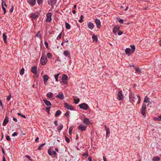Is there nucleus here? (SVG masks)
Masks as SVG:
<instances>
[{
	"label": "nucleus",
	"instance_id": "f257e3e1",
	"mask_svg": "<svg viewBox=\"0 0 161 161\" xmlns=\"http://www.w3.org/2000/svg\"><path fill=\"white\" fill-rule=\"evenodd\" d=\"M47 62V59L45 55H42L40 59V63L42 65H45Z\"/></svg>",
	"mask_w": 161,
	"mask_h": 161
},
{
	"label": "nucleus",
	"instance_id": "f03ea898",
	"mask_svg": "<svg viewBox=\"0 0 161 161\" xmlns=\"http://www.w3.org/2000/svg\"><path fill=\"white\" fill-rule=\"evenodd\" d=\"M147 111L146 105L143 103L141 109L140 111L141 114L144 117L146 116V112Z\"/></svg>",
	"mask_w": 161,
	"mask_h": 161
},
{
	"label": "nucleus",
	"instance_id": "7ed1b4c3",
	"mask_svg": "<svg viewBox=\"0 0 161 161\" xmlns=\"http://www.w3.org/2000/svg\"><path fill=\"white\" fill-rule=\"evenodd\" d=\"M48 153L49 155L50 156L53 155L54 157L56 158H57L58 157L57 154V153L56 151H51V148L48 149Z\"/></svg>",
	"mask_w": 161,
	"mask_h": 161
},
{
	"label": "nucleus",
	"instance_id": "20e7f679",
	"mask_svg": "<svg viewBox=\"0 0 161 161\" xmlns=\"http://www.w3.org/2000/svg\"><path fill=\"white\" fill-rule=\"evenodd\" d=\"M68 77L66 75L64 74L62 77L61 80L62 82L64 85H67L68 83Z\"/></svg>",
	"mask_w": 161,
	"mask_h": 161
},
{
	"label": "nucleus",
	"instance_id": "39448f33",
	"mask_svg": "<svg viewBox=\"0 0 161 161\" xmlns=\"http://www.w3.org/2000/svg\"><path fill=\"white\" fill-rule=\"evenodd\" d=\"M79 107L80 108L85 110H87L89 108L88 105L85 103H83L80 104L79 105Z\"/></svg>",
	"mask_w": 161,
	"mask_h": 161
},
{
	"label": "nucleus",
	"instance_id": "423d86ee",
	"mask_svg": "<svg viewBox=\"0 0 161 161\" xmlns=\"http://www.w3.org/2000/svg\"><path fill=\"white\" fill-rule=\"evenodd\" d=\"M124 96L122 94V90L119 91L117 95V98L119 100H122L123 99Z\"/></svg>",
	"mask_w": 161,
	"mask_h": 161
},
{
	"label": "nucleus",
	"instance_id": "0eeeda50",
	"mask_svg": "<svg viewBox=\"0 0 161 161\" xmlns=\"http://www.w3.org/2000/svg\"><path fill=\"white\" fill-rule=\"evenodd\" d=\"M64 107L66 108L67 109L70 110H73L74 109V107L71 105H70L68 103L66 102L64 103Z\"/></svg>",
	"mask_w": 161,
	"mask_h": 161
},
{
	"label": "nucleus",
	"instance_id": "6e6552de",
	"mask_svg": "<svg viewBox=\"0 0 161 161\" xmlns=\"http://www.w3.org/2000/svg\"><path fill=\"white\" fill-rule=\"evenodd\" d=\"M129 98L131 100L132 102H135L136 100L137 99L135 95L132 92L130 93L129 95Z\"/></svg>",
	"mask_w": 161,
	"mask_h": 161
},
{
	"label": "nucleus",
	"instance_id": "1a4fd4ad",
	"mask_svg": "<svg viewBox=\"0 0 161 161\" xmlns=\"http://www.w3.org/2000/svg\"><path fill=\"white\" fill-rule=\"evenodd\" d=\"M39 17V14L37 13H31L30 14V17L32 19H35Z\"/></svg>",
	"mask_w": 161,
	"mask_h": 161
},
{
	"label": "nucleus",
	"instance_id": "9d476101",
	"mask_svg": "<svg viewBox=\"0 0 161 161\" xmlns=\"http://www.w3.org/2000/svg\"><path fill=\"white\" fill-rule=\"evenodd\" d=\"M46 21L48 22H50L51 21L52 14L50 13L47 14Z\"/></svg>",
	"mask_w": 161,
	"mask_h": 161
},
{
	"label": "nucleus",
	"instance_id": "9b49d317",
	"mask_svg": "<svg viewBox=\"0 0 161 161\" xmlns=\"http://www.w3.org/2000/svg\"><path fill=\"white\" fill-rule=\"evenodd\" d=\"M57 3V0H49L48 3L49 5H51V6L53 7Z\"/></svg>",
	"mask_w": 161,
	"mask_h": 161
},
{
	"label": "nucleus",
	"instance_id": "f8f14e48",
	"mask_svg": "<svg viewBox=\"0 0 161 161\" xmlns=\"http://www.w3.org/2000/svg\"><path fill=\"white\" fill-rule=\"evenodd\" d=\"M120 29V27L118 25H115L113 29V32L114 34H116L117 31H118Z\"/></svg>",
	"mask_w": 161,
	"mask_h": 161
},
{
	"label": "nucleus",
	"instance_id": "ddd939ff",
	"mask_svg": "<svg viewBox=\"0 0 161 161\" xmlns=\"http://www.w3.org/2000/svg\"><path fill=\"white\" fill-rule=\"evenodd\" d=\"M95 23L96 24L98 28H100L101 27V22L100 20L97 19H95Z\"/></svg>",
	"mask_w": 161,
	"mask_h": 161
},
{
	"label": "nucleus",
	"instance_id": "4468645a",
	"mask_svg": "<svg viewBox=\"0 0 161 161\" xmlns=\"http://www.w3.org/2000/svg\"><path fill=\"white\" fill-rule=\"evenodd\" d=\"M31 71L34 74H36L37 73V67L36 66H34L31 68Z\"/></svg>",
	"mask_w": 161,
	"mask_h": 161
},
{
	"label": "nucleus",
	"instance_id": "2eb2a0df",
	"mask_svg": "<svg viewBox=\"0 0 161 161\" xmlns=\"http://www.w3.org/2000/svg\"><path fill=\"white\" fill-rule=\"evenodd\" d=\"M83 123L87 125H88L91 124V122L89 121V119L86 118H84L83 120Z\"/></svg>",
	"mask_w": 161,
	"mask_h": 161
},
{
	"label": "nucleus",
	"instance_id": "dca6fc26",
	"mask_svg": "<svg viewBox=\"0 0 161 161\" xmlns=\"http://www.w3.org/2000/svg\"><path fill=\"white\" fill-rule=\"evenodd\" d=\"M78 128L81 131H84L86 130V127L85 126L83 125L82 124H81L79 126Z\"/></svg>",
	"mask_w": 161,
	"mask_h": 161
},
{
	"label": "nucleus",
	"instance_id": "f3484780",
	"mask_svg": "<svg viewBox=\"0 0 161 161\" xmlns=\"http://www.w3.org/2000/svg\"><path fill=\"white\" fill-rule=\"evenodd\" d=\"M87 25H88V27L91 30H92L93 28H94V24L92 23L91 22H89L88 24H87Z\"/></svg>",
	"mask_w": 161,
	"mask_h": 161
},
{
	"label": "nucleus",
	"instance_id": "a211bd4d",
	"mask_svg": "<svg viewBox=\"0 0 161 161\" xmlns=\"http://www.w3.org/2000/svg\"><path fill=\"white\" fill-rule=\"evenodd\" d=\"M56 97H58L61 100H63L64 98L63 94L62 92H60L58 95L56 96Z\"/></svg>",
	"mask_w": 161,
	"mask_h": 161
},
{
	"label": "nucleus",
	"instance_id": "6ab92c4d",
	"mask_svg": "<svg viewBox=\"0 0 161 161\" xmlns=\"http://www.w3.org/2000/svg\"><path fill=\"white\" fill-rule=\"evenodd\" d=\"M27 2L30 4L35 5L36 3V0H27Z\"/></svg>",
	"mask_w": 161,
	"mask_h": 161
},
{
	"label": "nucleus",
	"instance_id": "aec40b11",
	"mask_svg": "<svg viewBox=\"0 0 161 161\" xmlns=\"http://www.w3.org/2000/svg\"><path fill=\"white\" fill-rule=\"evenodd\" d=\"M44 83L46 84V82L48 80L49 77L47 75H45L43 77Z\"/></svg>",
	"mask_w": 161,
	"mask_h": 161
},
{
	"label": "nucleus",
	"instance_id": "412c9836",
	"mask_svg": "<svg viewBox=\"0 0 161 161\" xmlns=\"http://www.w3.org/2000/svg\"><path fill=\"white\" fill-rule=\"evenodd\" d=\"M8 121H9V120H8V117L7 116L5 118L4 120V121H3V126H5L6 125V124L8 123Z\"/></svg>",
	"mask_w": 161,
	"mask_h": 161
},
{
	"label": "nucleus",
	"instance_id": "4be33fe9",
	"mask_svg": "<svg viewBox=\"0 0 161 161\" xmlns=\"http://www.w3.org/2000/svg\"><path fill=\"white\" fill-rule=\"evenodd\" d=\"M43 101L47 106H48L52 105L51 103L49 101H48L46 99H43Z\"/></svg>",
	"mask_w": 161,
	"mask_h": 161
},
{
	"label": "nucleus",
	"instance_id": "5701e85b",
	"mask_svg": "<svg viewBox=\"0 0 161 161\" xmlns=\"http://www.w3.org/2000/svg\"><path fill=\"white\" fill-rule=\"evenodd\" d=\"M64 54L65 56L68 57L69 58H70V54L68 51H64Z\"/></svg>",
	"mask_w": 161,
	"mask_h": 161
},
{
	"label": "nucleus",
	"instance_id": "b1692460",
	"mask_svg": "<svg viewBox=\"0 0 161 161\" xmlns=\"http://www.w3.org/2000/svg\"><path fill=\"white\" fill-rule=\"evenodd\" d=\"M4 2V0H2V1L1 5H2V8L3 9V11H4L3 14H5L6 13V8L4 7V5H3Z\"/></svg>",
	"mask_w": 161,
	"mask_h": 161
},
{
	"label": "nucleus",
	"instance_id": "393cba45",
	"mask_svg": "<svg viewBox=\"0 0 161 161\" xmlns=\"http://www.w3.org/2000/svg\"><path fill=\"white\" fill-rule=\"evenodd\" d=\"M160 160V158L158 156L154 157L152 159L153 161H159Z\"/></svg>",
	"mask_w": 161,
	"mask_h": 161
},
{
	"label": "nucleus",
	"instance_id": "a878e982",
	"mask_svg": "<svg viewBox=\"0 0 161 161\" xmlns=\"http://www.w3.org/2000/svg\"><path fill=\"white\" fill-rule=\"evenodd\" d=\"M105 129L106 131V137L108 136L110 133L109 129L108 128H107L106 125H105Z\"/></svg>",
	"mask_w": 161,
	"mask_h": 161
},
{
	"label": "nucleus",
	"instance_id": "bb28decb",
	"mask_svg": "<svg viewBox=\"0 0 161 161\" xmlns=\"http://www.w3.org/2000/svg\"><path fill=\"white\" fill-rule=\"evenodd\" d=\"M61 114V111L58 110L56 111L55 114V117H58L59 115H60Z\"/></svg>",
	"mask_w": 161,
	"mask_h": 161
},
{
	"label": "nucleus",
	"instance_id": "cd10ccee",
	"mask_svg": "<svg viewBox=\"0 0 161 161\" xmlns=\"http://www.w3.org/2000/svg\"><path fill=\"white\" fill-rule=\"evenodd\" d=\"M63 126L62 125H59L57 128V130L59 132L61 130L63 129Z\"/></svg>",
	"mask_w": 161,
	"mask_h": 161
},
{
	"label": "nucleus",
	"instance_id": "c85d7f7f",
	"mask_svg": "<svg viewBox=\"0 0 161 161\" xmlns=\"http://www.w3.org/2000/svg\"><path fill=\"white\" fill-rule=\"evenodd\" d=\"M3 40L4 41L5 43L6 44L7 43V36H6L5 34L3 33Z\"/></svg>",
	"mask_w": 161,
	"mask_h": 161
},
{
	"label": "nucleus",
	"instance_id": "c756f323",
	"mask_svg": "<svg viewBox=\"0 0 161 161\" xmlns=\"http://www.w3.org/2000/svg\"><path fill=\"white\" fill-rule=\"evenodd\" d=\"M65 27L66 29H70L71 28L70 25L67 22H65Z\"/></svg>",
	"mask_w": 161,
	"mask_h": 161
},
{
	"label": "nucleus",
	"instance_id": "7c9ffc66",
	"mask_svg": "<svg viewBox=\"0 0 161 161\" xmlns=\"http://www.w3.org/2000/svg\"><path fill=\"white\" fill-rule=\"evenodd\" d=\"M131 49L130 48H126L125 50V52L126 54H130Z\"/></svg>",
	"mask_w": 161,
	"mask_h": 161
},
{
	"label": "nucleus",
	"instance_id": "2f4dec72",
	"mask_svg": "<svg viewBox=\"0 0 161 161\" xmlns=\"http://www.w3.org/2000/svg\"><path fill=\"white\" fill-rule=\"evenodd\" d=\"M60 75V73H59L55 74L54 75L55 78L56 82L58 81V76L59 75Z\"/></svg>",
	"mask_w": 161,
	"mask_h": 161
},
{
	"label": "nucleus",
	"instance_id": "473e14b6",
	"mask_svg": "<svg viewBox=\"0 0 161 161\" xmlns=\"http://www.w3.org/2000/svg\"><path fill=\"white\" fill-rule=\"evenodd\" d=\"M149 97H147V96H146L144 99V103H150V101H149Z\"/></svg>",
	"mask_w": 161,
	"mask_h": 161
},
{
	"label": "nucleus",
	"instance_id": "72a5a7b5",
	"mask_svg": "<svg viewBox=\"0 0 161 161\" xmlns=\"http://www.w3.org/2000/svg\"><path fill=\"white\" fill-rule=\"evenodd\" d=\"M46 144L45 143H42L41 144V145H40L37 148V150H41L42 149V148L43 147V146L44 145Z\"/></svg>",
	"mask_w": 161,
	"mask_h": 161
},
{
	"label": "nucleus",
	"instance_id": "f704fd0d",
	"mask_svg": "<svg viewBox=\"0 0 161 161\" xmlns=\"http://www.w3.org/2000/svg\"><path fill=\"white\" fill-rule=\"evenodd\" d=\"M40 31H39L36 34V35H35V37H38L39 38H41V34H40Z\"/></svg>",
	"mask_w": 161,
	"mask_h": 161
},
{
	"label": "nucleus",
	"instance_id": "c9c22d12",
	"mask_svg": "<svg viewBox=\"0 0 161 161\" xmlns=\"http://www.w3.org/2000/svg\"><path fill=\"white\" fill-rule=\"evenodd\" d=\"M135 69L136 70L135 73H138V74H140L141 72V70L138 68H137L136 67L135 68Z\"/></svg>",
	"mask_w": 161,
	"mask_h": 161
},
{
	"label": "nucleus",
	"instance_id": "e433bc0d",
	"mask_svg": "<svg viewBox=\"0 0 161 161\" xmlns=\"http://www.w3.org/2000/svg\"><path fill=\"white\" fill-rule=\"evenodd\" d=\"M53 94L51 92H49L47 94V96L49 98H52L53 96Z\"/></svg>",
	"mask_w": 161,
	"mask_h": 161
},
{
	"label": "nucleus",
	"instance_id": "4c0bfd02",
	"mask_svg": "<svg viewBox=\"0 0 161 161\" xmlns=\"http://www.w3.org/2000/svg\"><path fill=\"white\" fill-rule=\"evenodd\" d=\"M73 129V127H70L69 128V134L70 135H71L72 134V132Z\"/></svg>",
	"mask_w": 161,
	"mask_h": 161
},
{
	"label": "nucleus",
	"instance_id": "58836bf2",
	"mask_svg": "<svg viewBox=\"0 0 161 161\" xmlns=\"http://www.w3.org/2000/svg\"><path fill=\"white\" fill-rule=\"evenodd\" d=\"M24 72H25L24 68H22L20 71L19 73L21 75H22L24 74Z\"/></svg>",
	"mask_w": 161,
	"mask_h": 161
},
{
	"label": "nucleus",
	"instance_id": "ea45409f",
	"mask_svg": "<svg viewBox=\"0 0 161 161\" xmlns=\"http://www.w3.org/2000/svg\"><path fill=\"white\" fill-rule=\"evenodd\" d=\"M130 47L132 49V52L133 53L134 52L135 50V47L134 45H131Z\"/></svg>",
	"mask_w": 161,
	"mask_h": 161
},
{
	"label": "nucleus",
	"instance_id": "a19ab883",
	"mask_svg": "<svg viewBox=\"0 0 161 161\" xmlns=\"http://www.w3.org/2000/svg\"><path fill=\"white\" fill-rule=\"evenodd\" d=\"M84 17L83 15H81L80 17V19L79 20V21L80 23H82L83 21V19L84 18Z\"/></svg>",
	"mask_w": 161,
	"mask_h": 161
},
{
	"label": "nucleus",
	"instance_id": "79ce46f5",
	"mask_svg": "<svg viewBox=\"0 0 161 161\" xmlns=\"http://www.w3.org/2000/svg\"><path fill=\"white\" fill-rule=\"evenodd\" d=\"M70 114V112L69 111H67L66 113L65 114V116L68 118L69 117V115Z\"/></svg>",
	"mask_w": 161,
	"mask_h": 161
},
{
	"label": "nucleus",
	"instance_id": "37998d69",
	"mask_svg": "<svg viewBox=\"0 0 161 161\" xmlns=\"http://www.w3.org/2000/svg\"><path fill=\"white\" fill-rule=\"evenodd\" d=\"M92 38L94 40L97 41V36L93 35L92 36Z\"/></svg>",
	"mask_w": 161,
	"mask_h": 161
},
{
	"label": "nucleus",
	"instance_id": "c03bdc74",
	"mask_svg": "<svg viewBox=\"0 0 161 161\" xmlns=\"http://www.w3.org/2000/svg\"><path fill=\"white\" fill-rule=\"evenodd\" d=\"M47 58L49 59H51L52 58V54L50 53H47Z\"/></svg>",
	"mask_w": 161,
	"mask_h": 161
},
{
	"label": "nucleus",
	"instance_id": "a18cd8bd",
	"mask_svg": "<svg viewBox=\"0 0 161 161\" xmlns=\"http://www.w3.org/2000/svg\"><path fill=\"white\" fill-rule=\"evenodd\" d=\"M74 101L75 103V104H77L79 103V102L80 101V99L79 98H78L77 99H74Z\"/></svg>",
	"mask_w": 161,
	"mask_h": 161
},
{
	"label": "nucleus",
	"instance_id": "49530a36",
	"mask_svg": "<svg viewBox=\"0 0 161 161\" xmlns=\"http://www.w3.org/2000/svg\"><path fill=\"white\" fill-rule=\"evenodd\" d=\"M137 96L138 98L137 103L138 104H139L141 101V98L139 95H137Z\"/></svg>",
	"mask_w": 161,
	"mask_h": 161
},
{
	"label": "nucleus",
	"instance_id": "de8ad7c7",
	"mask_svg": "<svg viewBox=\"0 0 161 161\" xmlns=\"http://www.w3.org/2000/svg\"><path fill=\"white\" fill-rule=\"evenodd\" d=\"M65 140L68 143H69L70 142V139L66 136H65Z\"/></svg>",
	"mask_w": 161,
	"mask_h": 161
},
{
	"label": "nucleus",
	"instance_id": "09e8293b",
	"mask_svg": "<svg viewBox=\"0 0 161 161\" xmlns=\"http://www.w3.org/2000/svg\"><path fill=\"white\" fill-rule=\"evenodd\" d=\"M25 157L28 159L30 161H32V159L31 158V157L28 155H26Z\"/></svg>",
	"mask_w": 161,
	"mask_h": 161
},
{
	"label": "nucleus",
	"instance_id": "8fccbe9b",
	"mask_svg": "<svg viewBox=\"0 0 161 161\" xmlns=\"http://www.w3.org/2000/svg\"><path fill=\"white\" fill-rule=\"evenodd\" d=\"M62 32L60 33L57 37V40H60L61 38Z\"/></svg>",
	"mask_w": 161,
	"mask_h": 161
},
{
	"label": "nucleus",
	"instance_id": "3c124183",
	"mask_svg": "<svg viewBox=\"0 0 161 161\" xmlns=\"http://www.w3.org/2000/svg\"><path fill=\"white\" fill-rule=\"evenodd\" d=\"M117 20L120 24L123 23V20L122 19L119 18Z\"/></svg>",
	"mask_w": 161,
	"mask_h": 161
},
{
	"label": "nucleus",
	"instance_id": "603ef678",
	"mask_svg": "<svg viewBox=\"0 0 161 161\" xmlns=\"http://www.w3.org/2000/svg\"><path fill=\"white\" fill-rule=\"evenodd\" d=\"M44 44H45V46H46V47L48 49V43L47 42V41L45 42Z\"/></svg>",
	"mask_w": 161,
	"mask_h": 161
},
{
	"label": "nucleus",
	"instance_id": "864d4df0",
	"mask_svg": "<svg viewBox=\"0 0 161 161\" xmlns=\"http://www.w3.org/2000/svg\"><path fill=\"white\" fill-rule=\"evenodd\" d=\"M43 0H37V3L39 4H41L42 3Z\"/></svg>",
	"mask_w": 161,
	"mask_h": 161
},
{
	"label": "nucleus",
	"instance_id": "5fc2aeb1",
	"mask_svg": "<svg viewBox=\"0 0 161 161\" xmlns=\"http://www.w3.org/2000/svg\"><path fill=\"white\" fill-rule=\"evenodd\" d=\"M153 120L155 121H160L158 117V118L154 117L153 118Z\"/></svg>",
	"mask_w": 161,
	"mask_h": 161
},
{
	"label": "nucleus",
	"instance_id": "6e6d98bb",
	"mask_svg": "<svg viewBox=\"0 0 161 161\" xmlns=\"http://www.w3.org/2000/svg\"><path fill=\"white\" fill-rule=\"evenodd\" d=\"M6 138L8 141H10L11 140L10 136H6Z\"/></svg>",
	"mask_w": 161,
	"mask_h": 161
},
{
	"label": "nucleus",
	"instance_id": "4d7b16f0",
	"mask_svg": "<svg viewBox=\"0 0 161 161\" xmlns=\"http://www.w3.org/2000/svg\"><path fill=\"white\" fill-rule=\"evenodd\" d=\"M11 97V95H9L8 96L7 98H6V100H7V101H9L10 100V98Z\"/></svg>",
	"mask_w": 161,
	"mask_h": 161
},
{
	"label": "nucleus",
	"instance_id": "13d9d810",
	"mask_svg": "<svg viewBox=\"0 0 161 161\" xmlns=\"http://www.w3.org/2000/svg\"><path fill=\"white\" fill-rule=\"evenodd\" d=\"M82 156L84 157H87L88 156V153H86L82 154Z\"/></svg>",
	"mask_w": 161,
	"mask_h": 161
},
{
	"label": "nucleus",
	"instance_id": "bf43d9fd",
	"mask_svg": "<svg viewBox=\"0 0 161 161\" xmlns=\"http://www.w3.org/2000/svg\"><path fill=\"white\" fill-rule=\"evenodd\" d=\"M123 32L121 31H119L118 34L119 35H121L123 34Z\"/></svg>",
	"mask_w": 161,
	"mask_h": 161
},
{
	"label": "nucleus",
	"instance_id": "052dcab7",
	"mask_svg": "<svg viewBox=\"0 0 161 161\" xmlns=\"http://www.w3.org/2000/svg\"><path fill=\"white\" fill-rule=\"evenodd\" d=\"M14 8V6H12L11 8L10 9V12L11 13L13 12Z\"/></svg>",
	"mask_w": 161,
	"mask_h": 161
},
{
	"label": "nucleus",
	"instance_id": "680f3d73",
	"mask_svg": "<svg viewBox=\"0 0 161 161\" xmlns=\"http://www.w3.org/2000/svg\"><path fill=\"white\" fill-rule=\"evenodd\" d=\"M17 134H18L17 132H15L12 134V136H17Z\"/></svg>",
	"mask_w": 161,
	"mask_h": 161
},
{
	"label": "nucleus",
	"instance_id": "e2e57ef3",
	"mask_svg": "<svg viewBox=\"0 0 161 161\" xmlns=\"http://www.w3.org/2000/svg\"><path fill=\"white\" fill-rule=\"evenodd\" d=\"M50 108H51L50 107H47V108H46V111H50Z\"/></svg>",
	"mask_w": 161,
	"mask_h": 161
},
{
	"label": "nucleus",
	"instance_id": "0e129e2a",
	"mask_svg": "<svg viewBox=\"0 0 161 161\" xmlns=\"http://www.w3.org/2000/svg\"><path fill=\"white\" fill-rule=\"evenodd\" d=\"M54 124L56 126L58 125V122L57 120H55L54 122Z\"/></svg>",
	"mask_w": 161,
	"mask_h": 161
},
{
	"label": "nucleus",
	"instance_id": "69168bd1",
	"mask_svg": "<svg viewBox=\"0 0 161 161\" xmlns=\"http://www.w3.org/2000/svg\"><path fill=\"white\" fill-rule=\"evenodd\" d=\"M5 0H4V3H3V5L4 6H5L6 7H7L8 6V5H7V4L6 3V2L5 1Z\"/></svg>",
	"mask_w": 161,
	"mask_h": 161
},
{
	"label": "nucleus",
	"instance_id": "338daca9",
	"mask_svg": "<svg viewBox=\"0 0 161 161\" xmlns=\"http://www.w3.org/2000/svg\"><path fill=\"white\" fill-rule=\"evenodd\" d=\"M3 161H6L4 156L3 157Z\"/></svg>",
	"mask_w": 161,
	"mask_h": 161
},
{
	"label": "nucleus",
	"instance_id": "774afa93",
	"mask_svg": "<svg viewBox=\"0 0 161 161\" xmlns=\"http://www.w3.org/2000/svg\"><path fill=\"white\" fill-rule=\"evenodd\" d=\"M88 159L89 161H92V158L91 157H88Z\"/></svg>",
	"mask_w": 161,
	"mask_h": 161
}]
</instances>
